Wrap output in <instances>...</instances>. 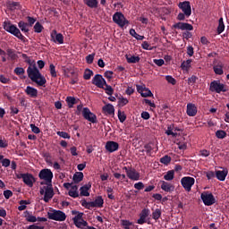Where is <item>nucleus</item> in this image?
<instances>
[{
  "label": "nucleus",
  "mask_w": 229,
  "mask_h": 229,
  "mask_svg": "<svg viewBox=\"0 0 229 229\" xmlns=\"http://www.w3.org/2000/svg\"><path fill=\"white\" fill-rule=\"evenodd\" d=\"M125 58L128 64H139L140 62V57L138 55H126Z\"/></svg>",
  "instance_id": "obj_27"
},
{
  "label": "nucleus",
  "mask_w": 229,
  "mask_h": 229,
  "mask_svg": "<svg viewBox=\"0 0 229 229\" xmlns=\"http://www.w3.org/2000/svg\"><path fill=\"white\" fill-rule=\"evenodd\" d=\"M105 148L108 153H114V151L119 149V143L115 141H107Z\"/></svg>",
  "instance_id": "obj_16"
},
{
  "label": "nucleus",
  "mask_w": 229,
  "mask_h": 229,
  "mask_svg": "<svg viewBox=\"0 0 229 229\" xmlns=\"http://www.w3.org/2000/svg\"><path fill=\"white\" fill-rule=\"evenodd\" d=\"M223 67H224V65H223V64H221V63H219V64H215V65L213 66V71H214L215 74H218L219 76H221L222 74H224V73H225V71H223Z\"/></svg>",
  "instance_id": "obj_28"
},
{
  "label": "nucleus",
  "mask_w": 229,
  "mask_h": 229,
  "mask_svg": "<svg viewBox=\"0 0 229 229\" xmlns=\"http://www.w3.org/2000/svg\"><path fill=\"white\" fill-rule=\"evenodd\" d=\"M84 4L89 6V8H98V0H83Z\"/></svg>",
  "instance_id": "obj_32"
},
{
  "label": "nucleus",
  "mask_w": 229,
  "mask_h": 229,
  "mask_svg": "<svg viewBox=\"0 0 229 229\" xmlns=\"http://www.w3.org/2000/svg\"><path fill=\"white\" fill-rule=\"evenodd\" d=\"M25 94H27L29 98H38V89L31 86H27L25 89Z\"/></svg>",
  "instance_id": "obj_20"
},
{
  "label": "nucleus",
  "mask_w": 229,
  "mask_h": 229,
  "mask_svg": "<svg viewBox=\"0 0 229 229\" xmlns=\"http://www.w3.org/2000/svg\"><path fill=\"white\" fill-rule=\"evenodd\" d=\"M44 30V27L42 26V24H40V22H36V24L34 25V31L35 33H42V30Z\"/></svg>",
  "instance_id": "obj_42"
},
{
  "label": "nucleus",
  "mask_w": 229,
  "mask_h": 229,
  "mask_svg": "<svg viewBox=\"0 0 229 229\" xmlns=\"http://www.w3.org/2000/svg\"><path fill=\"white\" fill-rule=\"evenodd\" d=\"M200 199L206 207H212V205L216 203V197H214V194L209 191L202 192Z\"/></svg>",
  "instance_id": "obj_7"
},
{
  "label": "nucleus",
  "mask_w": 229,
  "mask_h": 229,
  "mask_svg": "<svg viewBox=\"0 0 229 229\" xmlns=\"http://www.w3.org/2000/svg\"><path fill=\"white\" fill-rule=\"evenodd\" d=\"M161 189L165 192H173L174 191V186L165 181H161Z\"/></svg>",
  "instance_id": "obj_22"
},
{
  "label": "nucleus",
  "mask_w": 229,
  "mask_h": 229,
  "mask_svg": "<svg viewBox=\"0 0 229 229\" xmlns=\"http://www.w3.org/2000/svg\"><path fill=\"white\" fill-rule=\"evenodd\" d=\"M166 135H172V137H177L178 133L173 131V128L169 126L165 131Z\"/></svg>",
  "instance_id": "obj_54"
},
{
  "label": "nucleus",
  "mask_w": 229,
  "mask_h": 229,
  "mask_svg": "<svg viewBox=\"0 0 229 229\" xmlns=\"http://www.w3.org/2000/svg\"><path fill=\"white\" fill-rule=\"evenodd\" d=\"M19 178H22L23 183L28 185V187H33L35 177L31 174H21Z\"/></svg>",
  "instance_id": "obj_14"
},
{
  "label": "nucleus",
  "mask_w": 229,
  "mask_h": 229,
  "mask_svg": "<svg viewBox=\"0 0 229 229\" xmlns=\"http://www.w3.org/2000/svg\"><path fill=\"white\" fill-rule=\"evenodd\" d=\"M104 204H105V200L103 199V197L98 196L95 199L94 201L82 202V207H86V208H101Z\"/></svg>",
  "instance_id": "obj_6"
},
{
  "label": "nucleus",
  "mask_w": 229,
  "mask_h": 229,
  "mask_svg": "<svg viewBox=\"0 0 229 229\" xmlns=\"http://www.w3.org/2000/svg\"><path fill=\"white\" fill-rule=\"evenodd\" d=\"M30 128L33 133H40V129L37 127L35 124L31 123Z\"/></svg>",
  "instance_id": "obj_63"
},
{
  "label": "nucleus",
  "mask_w": 229,
  "mask_h": 229,
  "mask_svg": "<svg viewBox=\"0 0 229 229\" xmlns=\"http://www.w3.org/2000/svg\"><path fill=\"white\" fill-rule=\"evenodd\" d=\"M187 55L190 56L194 55V47H192V46L187 47Z\"/></svg>",
  "instance_id": "obj_62"
},
{
  "label": "nucleus",
  "mask_w": 229,
  "mask_h": 229,
  "mask_svg": "<svg viewBox=\"0 0 229 229\" xmlns=\"http://www.w3.org/2000/svg\"><path fill=\"white\" fill-rule=\"evenodd\" d=\"M161 164H164L165 165H167L171 163V157L165 155L163 157L160 158Z\"/></svg>",
  "instance_id": "obj_43"
},
{
  "label": "nucleus",
  "mask_w": 229,
  "mask_h": 229,
  "mask_svg": "<svg viewBox=\"0 0 229 229\" xmlns=\"http://www.w3.org/2000/svg\"><path fill=\"white\" fill-rule=\"evenodd\" d=\"M192 64V59H188L186 61H183L181 64V69L184 72H188L191 69V64Z\"/></svg>",
  "instance_id": "obj_26"
},
{
  "label": "nucleus",
  "mask_w": 229,
  "mask_h": 229,
  "mask_svg": "<svg viewBox=\"0 0 229 229\" xmlns=\"http://www.w3.org/2000/svg\"><path fill=\"white\" fill-rule=\"evenodd\" d=\"M180 10H182V13L186 15V17H191L192 13V9L191 8V2L189 1H184L181 2L178 4Z\"/></svg>",
  "instance_id": "obj_11"
},
{
  "label": "nucleus",
  "mask_w": 229,
  "mask_h": 229,
  "mask_svg": "<svg viewBox=\"0 0 229 229\" xmlns=\"http://www.w3.org/2000/svg\"><path fill=\"white\" fill-rule=\"evenodd\" d=\"M57 135L62 139H71V135L65 131H57Z\"/></svg>",
  "instance_id": "obj_50"
},
{
  "label": "nucleus",
  "mask_w": 229,
  "mask_h": 229,
  "mask_svg": "<svg viewBox=\"0 0 229 229\" xmlns=\"http://www.w3.org/2000/svg\"><path fill=\"white\" fill-rule=\"evenodd\" d=\"M93 85H96L98 89H104L105 85H106V81L103 78L101 74H96L92 79Z\"/></svg>",
  "instance_id": "obj_13"
},
{
  "label": "nucleus",
  "mask_w": 229,
  "mask_h": 229,
  "mask_svg": "<svg viewBox=\"0 0 229 229\" xmlns=\"http://www.w3.org/2000/svg\"><path fill=\"white\" fill-rule=\"evenodd\" d=\"M128 103H129L128 98H125L123 97H121L118 98V104L120 105V106H126Z\"/></svg>",
  "instance_id": "obj_45"
},
{
  "label": "nucleus",
  "mask_w": 229,
  "mask_h": 229,
  "mask_svg": "<svg viewBox=\"0 0 229 229\" xmlns=\"http://www.w3.org/2000/svg\"><path fill=\"white\" fill-rule=\"evenodd\" d=\"M68 194L69 196H71V198H78L80 196V192L78 191V186L72 185L70 188Z\"/></svg>",
  "instance_id": "obj_29"
},
{
  "label": "nucleus",
  "mask_w": 229,
  "mask_h": 229,
  "mask_svg": "<svg viewBox=\"0 0 229 229\" xmlns=\"http://www.w3.org/2000/svg\"><path fill=\"white\" fill-rule=\"evenodd\" d=\"M93 74H94V72H92V70L88 69L84 72L83 78H84V80H90V78H92Z\"/></svg>",
  "instance_id": "obj_44"
},
{
  "label": "nucleus",
  "mask_w": 229,
  "mask_h": 229,
  "mask_svg": "<svg viewBox=\"0 0 229 229\" xmlns=\"http://www.w3.org/2000/svg\"><path fill=\"white\" fill-rule=\"evenodd\" d=\"M141 47L143 49H146V51H151V49H153L151 47V46L149 45V43H148V41H144L142 44H141Z\"/></svg>",
  "instance_id": "obj_55"
},
{
  "label": "nucleus",
  "mask_w": 229,
  "mask_h": 229,
  "mask_svg": "<svg viewBox=\"0 0 229 229\" xmlns=\"http://www.w3.org/2000/svg\"><path fill=\"white\" fill-rule=\"evenodd\" d=\"M82 116L86 121H89V123H96L98 121V117L96 114H94L92 112H90V109L89 107H84L82 110Z\"/></svg>",
  "instance_id": "obj_12"
},
{
  "label": "nucleus",
  "mask_w": 229,
  "mask_h": 229,
  "mask_svg": "<svg viewBox=\"0 0 229 229\" xmlns=\"http://www.w3.org/2000/svg\"><path fill=\"white\" fill-rule=\"evenodd\" d=\"M26 205H30V202H28L26 200H21L20 206L18 207V210H20L21 212L22 210H26Z\"/></svg>",
  "instance_id": "obj_46"
},
{
  "label": "nucleus",
  "mask_w": 229,
  "mask_h": 229,
  "mask_svg": "<svg viewBox=\"0 0 229 229\" xmlns=\"http://www.w3.org/2000/svg\"><path fill=\"white\" fill-rule=\"evenodd\" d=\"M27 229H44V226L37 225H31Z\"/></svg>",
  "instance_id": "obj_64"
},
{
  "label": "nucleus",
  "mask_w": 229,
  "mask_h": 229,
  "mask_svg": "<svg viewBox=\"0 0 229 229\" xmlns=\"http://www.w3.org/2000/svg\"><path fill=\"white\" fill-rule=\"evenodd\" d=\"M14 72H15V74H17V76H22V74H24V68H22V67H16L14 69Z\"/></svg>",
  "instance_id": "obj_51"
},
{
  "label": "nucleus",
  "mask_w": 229,
  "mask_h": 229,
  "mask_svg": "<svg viewBox=\"0 0 229 229\" xmlns=\"http://www.w3.org/2000/svg\"><path fill=\"white\" fill-rule=\"evenodd\" d=\"M159 217H162V210L160 208H157L152 212V219L158 221Z\"/></svg>",
  "instance_id": "obj_35"
},
{
  "label": "nucleus",
  "mask_w": 229,
  "mask_h": 229,
  "mask_svg": "<svg viewBox=\"0 0 229 229\" xmlns=\"http://www.w3.org/2000/svg\"><path fill=\"white\" fill-rule=\"evenodd\" d=\"M102 110L105 114H107L108 115H114V114H115V108L112 104H107L104 106Z\"/></svg>",
  "instance_id": "obj_25"
},
{
  "label": "nucleus",
  "mask_w": 229,
  "mask_h": 229,
  "mask_svg": "<svg viewBox=\"0 0 229 229\" xmlns=\"http://www.w3.org/2000/svg\"><path fill=\"white\" fill-rule=\"evenodd\" d=\"M164 180L166 182H171L172 180H174V170H170L166 173V174L164 175Z\"/></svg>",
  "instance_id": "obj_34"
},
{
  "label": "nucleus",
  "mask_w": 229,
  "mask_h": 229,
  "mask_svg": "<svg viewBox=\"0 0 229 229\" xmlns=\"http://www.w3.org/2000/svg\"><path fill=\"white\" fill-rule=\"evenodd\" d=\"M53 172L51 169H42L38 174V178L41 180L39 188V193L43 197L45 203H49L55 196V191L53 190Z\"/></svg>",
  "instance_id": "obj_1"
},
{
  "label": "nucleus",
  "mask_w": 229,
  "mask_h": 229,
  "mask_svg": "<svg viewBox=\"0 0 229 229\" xmlns=\"http://www.w3.org/2000/svg\"><path fill=\"white\" fill-rule=\"evenodd\" d=\"M153 62L158 67H162V65H164V64H165V61H164V59H154Z\"/></svg>",
  "instance_id": "obj_57"
},
{
  "label": "nucleus",
  "mask_w": 229,
  "mask_h": 229,
  "mask_svg": "<svg viewBox=\"0 0 229 229\" xmlns=\"http://www.w3.org/2000/svg\"><path fill=\"white\" fill-rule=\"evenodd\" d=\"M134 189H137V191H142V189H144V183L142 182H136L134 184Z\"/></svg>",
  "instance_id": "obj_58"
},
{
  "label": "nucleus",
  "mask_w": 229,
  "mask_h": 229,
  "mask_svg": "<svg viewBox=\"0 0 229 229\" xmlns=\"http://www.w3.org/2000/svg\"><path fill=\"white\" fill-rule=\"evenodd\" d=\"M118 119L120 123H124L126 121V114L124 112H121V110H118Z\"/></svg>",
  "instance_id": "obj_48"
},
{
  "label": "nucleus",
  "mask_w": 229,
  "mask_h": 229,
  "mask_svg": "<svg viewBox=\"0 0 229 229\" xmlns=\"http://www.w3.org/2000/svg\"><path fill=\"white\" fill-rule=\"evenodd\" d=\"M48 219H52V221H65L67 219V215L64 213L62 210L52 209L47 212Z\"/></svg>",
  "instance_id": "obj_4"
},
{
  "label": "nucleus",
  "mask_w": 229,
  "mask_h": 229,
  "mask_svg": "<svg viewBox=\"0 0 229 229\" xmlns=\"http://www.w3.org/2000/svg\"><path fill=\"white\" fill-rule=\"evenodd\" d=\"M51 38L54 42H57V44H64V35L62 33H56V30H54V34H51Z\"/></svg>",
  "instance_id": "obj_24"
},
{
  "label": "nucleus",
  "mask_w": 229,
  "mask_h": 229,
  "mask_svg": "<svg viewBox=\"0 0 229 229\" xmlns=\"http://www.w3.org/2000/svg\"><path fill=\"white\" fill-rule=\"evenodd\" d=\"M27 74L30 80H31V81L34 83H37L38 87H44V85L47 83L46 77L40 73V71H38V68H37L35 65L28 67Z\"/></svg>",
  "instance_id": "obj_2"
},
{
  "label": "nucleus",
  "mask_w": 229,
  "mask_h": 229,
  "mask_svg": "<svg viewBox=\"0 0 229 229\" xmlns=\"http://www.w3.org/2000/svg\"><path fill=\"white\" fill-rule=\"evenodd\" d=\"M66 103H67L69 108H72V106H74V105H76V98L74 97H67Z\"/></svg>",
  "instance_id": "obj_37"
},
{
  "label": "nucleus",
  "mask_w": 229,
  "mask_h": 229,
  "mask_svg": "<svg viewBox=\"0 0 229 229\" xmlns=\"http://www.w3.org/2000/svg\"><path fill=\"white\" fill-rule=\"evenodd\" d=\"M186 114L189 115V117L196 116V114H198V107L196 105L192 103L187 104Z\"/></svg>",
  "instance_id": "obj_17"
},
{
  "label": "nucleus",
  "mask_w": 229,
  "mask_h": 229,
  "mask_svg": "<svg viewBox=\"0 0 229 229\" xmlns=\"http://www.w3.org/2000/svg\"><path fill=\"white\" fill-rule=\"evenodd\" d=\"M113 21L114 22H115V24L120 26V28H124V26L128 24V20H126L124 14H123L122 13H115L113 15Z\"/></svg>",
  "instance_id": "obj_8"
},
{
  "label": "nucleus",
  "mask_w": 229,
  "mask_h": 229,
  "mask_svg": "<svg viewBox=\"0 0 229 229\" xmlns=\"http://www.w3.org/2000/svg\"><path fill=\"white\" fill-rule=\"evenodd\" d=\"M4 196L5 199H10V198H12L13 196V192H12V191H10V190H6L4 191Z\"/></svg>",
  "instance_id": "obj_53"
},
{
  "label": "nucleus",
  "mask_w": 229,
  "mask_h": 229,
  "mask_svg": "<svg viewBox=\"0 0 229 229\" xmlns=\"http://www.w3.org/2000/svg\"><path fill=\"white\" fill-rule=\"evenodd\" d=\"M94 56H96L95 54H90L86 56V62L87 64H92L94 62Z\"/></svg>",
  "instance_id": "obj_56"
},
{
  "label": "nucleus",
  "mask_w": 229,
  "mask_h": 229,
  "mask_svg": "<svg viewBox=\"0 0 229 229\" xmlns=\"http://www.w3.org/2000/svg\"><path fill=\"white\" fill-rule=\"evenodd\" d=\"M225 31V22L223 21V18L218 20V27H217V33L221 35Z\"/></svg>",
  "instance_id": "obj_36"
},
{
  "label": "nucleus",
  "mask_w": 229,
  "mask_h": 229,
  "mask_svg": "<svg viewBox=\"0 0 229 229\" xmlns=\"http://www.w3.org/2000/svg\"><path fill=\"white\" fill-rule=\"evenodd\" d=\"M175 30H182V31H192L194 27L191 23L177 22L173 25Z\"/></svg>",
  "instance_id": "obj_15"
},
{
  "label": "nucleus",
  "mask_w": 229,
  "mask_h": 229,
  "mask_svg": "<svg viewBox=\"0 0 229 229\" xmlns=\"http://www.w3.org/2000/svg\"><path fill=\"white\" fill-rule=\"evenodd\" d=\"M91 188H92V184L90 182H89L88 184H85L84 186H81L80 189L81 196H86V197L90 196V192H89V191H90Z\"/></svg>",
  "instance_id": "obj_23"
},
{
  "label": "nucleus",
  "mask_w": 229,
  "mask_h": 229,
  "mask_svg": "<svg viewBox=\"0 0 229 229\" xmlns=\"http://www.w3.org/2000/svg\"><path fill=\"white\" fill-rule=\"evenodd\" d=\"M49 71L52 78H56V69L55 67V64H51L49 65Z\"/></svg>",
  "instance_id": "obj_47"
},
{
  "label": "nucleus",
  "mask_w": 229,
  "mask_h": 229,
  "mask_svg": "<svg viewBox=\"0 0 229 229\" xmlns=\"http://www.w3.org/2000/svg\"><path fill=\"white\" fill-rule=\"evenodd\" d=\"M216 136L217 139H225V137H226V131L221 130L216 131Z\"/></svg>",
  "instance_id": "obj_49"
},
{
  "label": "nucleus",
  "mask_w": 229,
  "mask_h": 229,
  "mask_svg": "<svg viewBox=\"0 0 229 229\" xmlns=\"http://www.w3.org/2000/svg\"><path fill=\"white\" fill-rule=\"evenodd\" d=\"M83 181V174L81 172H77L73 174L72 182L75 183H80Z\"/></svg>",
  "instance_id": "obj_31"
},
{
  "label": "nucleus",
  "mask_w": 229,
  "mask_h": 229,
  "mask_svg": "<svg viewBox=\"0 0 229 229\" xmlns=\"http://www.w3.org/2000/svg\"><path fill=\"white\" fill-rule=\"evenodd\" d=\"M11 161L8 158H4L2 160L3 167H10Z\"/></svg>",
  "instance_id": "obj_61"
},
{
  "label": "nucleus",
  "mask_w": 229,
  "mask_h": 229,
  "mask_svg": "<svg viewBox=\"0 0 229 229\" xmlns=\"http://www.w3.org/2000/svg\"><path fill=\"white\" fill-rule=\"evenodd\" d=\"M25 219L29 223H37V216H33L30 211H25Z\"/></svg>",
  "instance_id": "obj_30"
},
{
  "label": "nucleus",
  "mask_w": 229,
  "mask_h": 229,
  "mask_svg": "<svg viewBox=\"0 0 229 229\" xmlns=\"http://www.w3.org/2000/svg\"><path fill=\"white\" fill-rule=\"evenodd\" d=\"M3 26L5 31L11 33V35H13L20 40H24V36L22 33H21V30L17 28V26L12 24L10 21H4Z\"/></svg>",
  "instance_id": "obj_3"
},
{
  "label": "nucleus",
  "mask_w": 229,
  "mask_h": 229,
  "mask_svg": "<svg viewBox=\"0 0 229 229\" xmlns=\"http://www.w3.org/2000/svg\"><path fill=\"white\" fill-rule=\"evenodd\" d=\"M121 225L124 229H130V226H133V223L129 220H121Z\"/></svg>",
  "instance_id": "obj_41"
},
{
  "label": "nucleus",
  "mask_w": 229,
  "mask_h": 229,
  "mask_svg": "<svg viewBox=\"0 0 229 229\" xmlns=\"http://www.w3.org/2000/svg\"><path fill=\"white\" fill-rule=\"evenodd\" d=\"M73 225L77 228L83 229L85 226H88L89 223L83 219V213H79L72 218Z\"/></svg>",
  "instance_id": "obj_9"
},
{
  "label": "nucleus",
  "mask_w": 229,
  "mask_h": 229,
  "mask_svg": "<svg viewBox=\"0 0 229 229\" xmlns=\"http://www.w3.org/2000/svg\"><path fill=\"white\" fill-rule=\"evenodd\" d=\"M209 90L211 92H216V94H221V92H226L225 89V84H221L219 81H214L210 83Z\"/></svg>",
  "instance_id": "obj_10"
},
{
  "label": "nucleus",
  "mask_w": 229,
  "mask_h": 229,
  "mask_svg": "<svg viewBox=\"0 0 229 229\" xmlns=\"http://www.w3.org/2000/svg\"><path fill=\"white\" fill-rule=\"evenodd\" d=\"M127 176L130 180H133L134 182L140 180V174H139L135 168H130V170L127 171Z\"/></svg>",
  "instance_id": "obj_18"
},
{
  "label": "nucleus",
  "mask_w": 229,
  "mask_h": 229,
  "mask_svg": "<svg viewBox=\"0 0 229 229\" xmlns=\"http://www.w3.org/2000/svg\"><path fill=\"white\" fill-rule=\"evenodd\" d=\"M18 26L20 28V30L23 32V33H28V31H30V24L24 22V21H20L18 23Z\"/></svg>",
  "instance_id": "obj_33"
},
{
  "label": "nucleus",
  "mask_w": 229,
  "mask_h": 229,
  "mask_svg": "<svg viewBox=\"0 0 229 229\" xmlns=\"http://www.w3.org/2000/svg\"><path fill=\"white\" fill-rule=\"evenodd\" d=\"M140 95L142 98H151L153 96V93L151 92V90H149V89L145 88L143 91H141Z\"/></svg>",
  "instance_id": "obj_39"
},
{
  "label": "nucleus",
  "mask_w": 229,
  "mask_h": 229,
  "mask_svg": "<svg viewBox=\"0 0 229 229\" xmlns=\"http://www.w3.org/2000/svg\"><path fill=\"white\" fill-rule=\"evenodd\" d=\"M194 183H196L194 177L185 176L181 179V185L186 192H191V191H192Z\"/></svg>",
  "instance_id": "obj_5"
},
{
  "label": "nucleus",
  "mask_w": 229,
  "mask_h": 229,
  "mask_svg": "<svg viewBox=\"0 0 229 229\" xmlns=\"http://www.w3.org/2000/svg\"><path fill=\"white\" fill-rule=\"evenodd\" d=\"M7 55L12 60H17L18 55L13 49H7Z\"/></svg>",
  "instance_id": "obj_40"
},
{
  "label": "nucleus",
  "mask_w": 229,
  "mask_h": 229,
  "mask_svg": "<svg viewBox=\"0 0 229 229\" xmlns=\"http://www.w3.org/2000/svg\"><path fill=\"white\" fill-rule=\"evenodd\" d=\"M165 80H166V81H168V83H171L172 85H176V80L174 78H173V76L166 75Z\"/></svg>",
  "instance_id": "obj_52"
},
{
  "label": "nucleus",
  "mask_w": 229,
  "mask_h": 229,
  "mask_svg": "<svg viewBox=\"0 0 229 229\" xmlns=\"http://www.w3.org/2000/svg\"><path fill=\"white\" fill-rule=\"evenodd\" d=\"M197 80H198V78L196 77V75H192L191 77L188 78V84L194 85V83H196Z\"/></svg>",
  "instance_id": "obj_59"
},
{
  "label": "nucleus",
  "mask_w": 229,
  "mask_h": 229,
  "mask_svg": "<svg viewBox=\"0 0 229 229\" xmlns=\"http://www.w3.org/2000/svg\"><path fill=\"white\" fill-rule=\"evenodd\" d=\"M215 174L217 180H219V182H225V180H226V176H228V170H217L216 171Z\"/></svg>",
  "instance_id": "obj_21"
},
{
  "label": "nucleus",
  "mask_w": 229,
  "mask_h": 229,
  "mask_svg": "<svg viewBox=\"0 0 229 229\" xmlns=\"http://www.w3.org/2000/svg\"><path fill=\"white\" fill-rule=\"evenodd\" d=\"M104 90H106V94H107V96H112V94H114V89L112 88V86L106 84H104Z\"/></svg>",
  "instance_id": "obj_38"
},
{
  "label": "nucleus",
  "mask_w": 229,
  "mask_h": 229,
  "mask_svg": "<svg viewBox=\"0 0 229 229\" xmlns=\"http://www.w3.org/2000/svg\"><path fill=\"white\" fill-rule=\"evenodd\" d=\"M150 211L148 208H144L141 210L140 214V218L137 220L138 225H144L146 223L147 217L149 216Z\"/></svg>",
  "instance_id": "obj_19"
},
{
  "label": "nucleus",
  "mask_w": 229,
  "mask_h": 229,
  "mask_svg": "<svg viewBox=\"0 0 229 229\" xmlns=\"http://www.w3.org/2000/svg\"><path fill=\"white\" fill-rule=\"evenodd\" d=\"M199 155L200 157H210V151L207 150V149H202L199 151Z\"/></svg>",
  "instance_id": "obj_60"
}]
</instances>
